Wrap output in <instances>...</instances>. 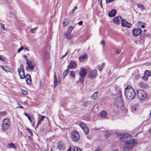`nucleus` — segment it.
Masks as SVG:
<instances>
[{
	"mask_svg": "<svg viewBox=\"0 0 151 151\" xmlns=\"http://www.w3.org/2000/svg\"><path fill=\"white\" fill-rule=\"evenodd\" d=\"M28 138L29 140H30L31 141H32L33 140V139H32V138L30 136H29L28 137Z\"/></svg>",
	"mask_w": 151,
	"mask_h": 151,
	"instance_id": "obj_61",
	"label": "nucleus"
},
{
	"mask_svg": "<svg viewBox=\"0 0 151 151\" xmlns=\"http://www.w3.org/2000/svg\"><path fill=\"white\" fill-rule=\"evenodd\" d=\"M41 121H40V120H39L38 123H37V127H38V125H40V124H41Z\"/></svg>",
	"mask_w": 151,
	"mask_h": 151,
	"instance_id": "obj_60",
	"label": "nucleus"
},
{
	"mask_svg": "<svg viewBox=\"0 0 151 151\" xmlns=\"http://www.w3.org/2000/svg\"><path fill=\"white\" fill-rule=\"evenodd\" d=\"M37 27H35L34 29H31V32L33 33H34V31L36 29Z\"/></svg>",
	"mask_w": 151,
	"mask_h": 151,
	"instance_id": "obj_56",
	"label": "nucleus"
},
{
	"mask_svg": "<svg viewBox=\"0 0 151 151\" xmlns=\"http://www.w3.org/2000/svg\"><path fill=\"white\" fill-rule=\"evenodd\" d=\"M71 138L74 142H77L79 139L80 135L78 132L76 131H73L71 133Z\"/></svg>",
	"mask_w": 151,
	"mask_h": 151,
	"instance_id": "obj_7",
	"label": "nucleus"
},
{
	"mask_svg": "<svg viewBox=\"0 0 151 151\" xmlns=\"http://www.w3.org/2000/svg\"><path fill=\"white\" fill-rule=\"evenodd\" d=\"M134 140L132 138L128 139V140L125 142L124 147V151H129L131 150L134 146Z\"/></svg>",
	"mask_w": 151,
	"mask_h": 151,
	"instance_id": "obj_2",
	"label": "nucleus"
},
{
	"mask_svg": "<svg viewBox=\"0 0 151 151\" xmlns=\"http://www.w3.org/2000/svg\"><path fill=\"white\" fill-rule=\"evenodd\" d=\"M20 68L22 69H22H24V67L23 64H22L20 65Z\"/></svg>",
	"mask_w": 151,
	"mask_h": 151,
	"instance_id": "obj_62",
	"label": "nucleus"
},
{
	"mask_svg": "<svg viewBox=\"0 0 151 151\" xmlns=\"http://www.w3.org/2000/svg\"><path fill=\"white\" fill-rule=\"evenodd\" d=\"M124 93L126 97L129 100L134 99L136 96L134 90L130 85H128L125 88Z\"/></svg>",
	"mask_w": 151,
	"mask_h": 151,
	"instance_id": "obj_1",
	"label": "nucleus"
},
{
	"mask_svg": "<svg viewBox=\"0 0 151 151\" xmlns=\"http://www.w3.org/2000/svg\"><path fill=\"white\" fill-rule=\"evenodd\" d=\"M73 151H81V150L77 147H73Z\"/></svg>",
	"mask_w": 151,
	"mask_h": 151,
	"instance_id": "obj_33",
	"label": "nucleus"
},
{
	"mask_svg": "<svg viewBox=\"0 0 151 151\" xmlns=\"http://www.w3.org/2000/svg\"><path fill=\"white\" fill-rule=\"evenodd\" d=\"M70 68H68V66H67V69H66L65 71L66 72H67V73L68 72L69 70V69Z\"/></svg>",
	"mask_w": 151,
	"mask_h": 151,
	"instance_id": "obj_64",
	"label": "nucleus"
},
{
	"mask_svg": "<svg viewBox=\"0 0 151 151\" xmlns=\"http://www.w3.org/2000/svg\"><path fill=\"white\" fill-rule=\"evenodd\" d=\"M57 147L59 150H62L65 149V145L64 144L63 142L62 141H60L58 142Z\"/></svg>",
	"mask_w": 151,
	"mask_h": 151,
	"instance_id": "obj_12",
	"label": "nucleus"
},
{
	"mask_svg": "<svg viewBox=\"0 0 151 151\" xmlns=\"http://www.w3.org/2000/svg\"><path fill=\"white\" fill-rule=\"evenodd\" d=\"M148 76L144 75V76L142 77V78L143 80L146 81L148 80Z\"/></svg>",
	"mask_w": 151,
	"mask_h": 151,
	"instance_id": "obj_39",
	"label": "nucleus"
},
{
	"mask_svg": "<svg viewBox=\"0 0 151 151\" xmlns=\"http://www.w3.org/2000/svg\"><path fill=\"white\" fill-rule=\"evenodd\" d=\"M121 50L119 49H117L115 51L116 54H119L121 52Z\"/></svg>",
	"mask_w": 151,
	"mask_h": 151,
	"instance_id": "obj_44",
	"label": "nucleus"
},
{
	"mask_svg": "<svg viewBox=\"0 0 151 151\" xmlns=\"http://www.w3.org/2000/svg\"><path fill=\"white\" fill-rule=\"evenodd\" d=\"M10 126L9 120L8 119H5L3 122L2 128L4 131L7 130Z\"/></svg>",
	"mask_w": 151,
	"mask_h": 151,
	"instance_id": "obj_8",
	"label": "nucleus"
},
{
	"mask_svg": "<svg viewBox=\"0 0 151 151\" xmlns=\"http://www.w3.org/2000/svg\"><path fill=\"white\" fill-rule=\"evenodd\" d=\"M137 95L138 97L141 100L145 99L147 97L146 92L142 90H139L137 91Z\"/></svg>",
	"mask_w": 151,
	"mask_h": 151,
	"instance_id": "obj_5",
	"label": "nucleus"
},
{
	"mask_svg": "<svg viewBox=\"0 0 151 151\" xmlns=\"http://www.w3.org/2000/svg\"><path fill=\"white\" fill-rule=\"evenodd\" d=\"M68 50L67 51V52L65 53V54L63 55L61 57V59H63L68 54Z\"/></svg>",
	"mask_w": 151,
	"mask_h": 151,
	"instance_id": "obj_43",
	"label": "nucleus"
},
{
	"mask_svg": "<svg viewBox=\"0 0 151 151\" xmlns=\"http://www.w3.org/2000/svg\"><path fill=\"white\" fill-rule=\"evenodd\" d=\"M98 92L96 91L91 96V98L92 99H95L98 96Z\"/></svg>",
	"mask_w": 151,
	"mask_h": 151,
	"instance_id": "obj_24",
	"label": "nucleus"
},
{
	"mask_svg": "<svg viewBox=\"0 0 151 151\" xmlns=\"http://www.w3.org/2000/svg\"><path fill=\"white\" fill-rule=\"evenodd\" d=\"M76 66V63L74 62H72L68 65V68H69L70 69H73L75 68Z\"/></svg>",
	"mask_w": 151,
	"mask_h": 151,
	"instance_id": "obj_18",
	"label": "nucleus"
},
{
	"mask_svg": "<svg viewBox=\"0 0 151 151\" xmlns=\"http://www.w3.org/2000/svg\"><path fill=\"white\" fill-rule=\"evenodd\" d=\"M67 72H66L65 71H64V72L63 75V78L64 79L65 76H67Z\"/></svg>",
	"mask_w": 151,
	"mask_h": 151,
	"instance_id": "obj_50",
	"label": "nucleus"
},
{
	"mask_svg": "<svg viewBox=\"0 0 151 151\" xmlns=\"http://www.w3.org/2000/svg\"><path fill=\"white\" fill-rule=\"evenodd\" d=\"M1 27H2L3 29L4 30H6V29H5V27H4V24H3V23H1Z\"/></svg>",
	"mask_w": 151,
	"mask_h": 151,
	"instance_id": "obj_53",
	"label": "nucleus"
},
{
	"mask_svg": "<svg viewBox=\"0 0 151 151\" xmlns=\"http://www.w3.org/2000/svg\"><path fill=\"white\" fill-rule=\"evenodd\" d=\"M87 73L86 69L83 67H81L79 73V74L81 77H84Z\"/></svg>",
	"mask_w": 151,
	"mask_h": 151,
	"instance_id": "obj_11",
	"label": "nucleus"
},
{
	"mask_svg": "<svg viewBox=\"0 0 151 151\" xmlns=\"http://www.w3.org/2000/svg\"><path fill=\"white\" fill-rule=\"evenodd\" d=\"M45 117H46V116H44L42 115L41 117L39 120H40V121H43L44 120V118Z\"/></svg>",
	"mask_w": 151,
	"mask_h": 151,
	"instance_id": "obj_48",
	"label": "nucleus"
},
{
	"mask_svg": "<svg viewBox=\"0 0 151 151\" xmlns=\"http://www.w3.org/2000/svg\"><path fill=\"white\" fill-rule=\"evenodd\" d=\"M111 135V134L109 132L106 131L105 132V137L106 138H107L110 137Z\"/></svg>",
	"mask_w": 151,
	"mask_h": 151,
	"instance_id": "obj_30",
	"label": "nucleus"
},
{
	"mask_svg": "<svg viewBox=\"0 0 151 151\" xmlns=\"http://www.w3.org/2000/svg\"><path fill=\"white\" fill-rule=\"evenodd\" d=\"M25 80L26 83L27 84L30 85L31 83V79L30 75L29 74H27L26 76Z\"/></svg>",
	"mask_w": 151,
	"mask_h": 151,
	"instance_id": "obj_15",
	"label": "nucleus"
},
{
	"mask_svg": "<svg viewBox=\"0 0 151 151\" xmlns=\"http://www.w3.org/2000/svg\"><path fill=\"white\" fill-rule=\"evenodd\" d=\"M116 9H113L109 12L108 15L109 17H113L116 15Z\"/></svg>",
	"mask_w": 151,
	"mask_h": 151,
	"instance_id": "obj_16",
	"label": "nucleus"
},
{
	"mask_svg": "<svg viewBox=\"0 0 151 151\" xmlns=\"http://www.w3.org/2000/svg\"><path fill=\"white\" fill-rule=\"evenodd\" d=\"M21 71H22V69L19 68L18 69V72L19 76L20 75V73Z\"/></svg>",
	"mask_w": 151,
	"mask_h": 151,
	"instance_id": "obj_54",
	"label": "nucleus"
},
{
	"mask_svg": "<svg viewBox=\"0 0 151 151\" xmlns=\"http://www.w3.org/2000/svg\"><path fill=\"white\" fill-rule=\"evenodd\" d=\"M117 137L118 138H119L120 141L124 142V141L126 142L129 139H132L133 137L129 134H124L121 133L117 134Z\"/></svg>",
	"mask_w": 151,
	"mask_h": 151,
	"instance_id": "obj_3",
	"label": "nucleus"
},
{
	"mask_svg": "<svg viewBox=\"0 0 151 151\" xmlns=\"http://www.w3.org/2000/svg\"><path fill=\"white\" fill-rule=\"evenodd\" d=\"M70 19L68 18H65L64 20L63 27H65L70 22Z\"/></svg>",
	"mask_w": 151,
	"mask_h": 151,
	"instance_id": "obj_19",
	"label": "nucleus"
},
{
	"mask_svg": "<svg viewBox=\"0 0 151 151\" xmlns=\"http://www.w3.org/2000/svg\"><path fill=\"white\" fill-rule=\"evenodd\" d=\"M97 70L96 69H94L91 70L88 73V77L92 79L95 78L96 76Z\"/></svg>",
	"mask_w": 151,
	"mask_h": 151,
	"instance_id": "obj_9",
	"label": "nucleus"
},
{
	"mask_svg": "<svg viewBox=\"0 0 151 151\" xmlns=\"http://www.w3.org/2000/svg\"><path fill=\"white\" fill-rule=\"evenodd\" d=\"M84 77H81V78H79V80L78 82H79L81 83H83L84 80Z\"/></svg>",
	"mask_w": 151,
	"mask_h": 151,
	"instance_id": "obj_37",
	"label": "nucleus"
},
{
	"mask_svg": "<svg viewBox=\"0 0 151 151\" xmlns=\"http://www.w3.org/2000/svg\"><path fill=\"white\" fill-rule=\"evenodd\" d=\"M73 29V27L70 26L68 30L65 32L64 34V36L65 38L70 40L73 37V36L70 35V34Z\"/></svg>",
	"mask_w": 151,
	"mask_h": 151,
	"instance_id": "obj_6",
	"label": "nucleus"
},
{
	"mask_svg": "<svg viewBox=\"0 0 151 151\" xmlns=\"http://www.w3.org/2000/svg\"><path fill=\"white\" fill-rule=\"evenodd\" d=\"M88 58L87 55V54H84L79 57V59L81 62H83L84 60H87Z\"/></svg>",
	"mask_w": 151,
	"mask_h": 151,
	"instance_id": "obj_17",
	"label": "nucleus"
},
{
	"mask_svg": "<svg viewBox=\"0 0 151 151\" xmlns=\"http://www.w3.org/2000/svg\"><path fill=\"white\" fill-rule=\"evenodd\" d=\"M83 22L82 21H80L78 23V24L80 25H82L83 24Z\"/></svg>",
	"mask_w": 151,
	"mask_h": 151,
	"instance_id": "obj_57",
	"label": "nucleus"
},
{
	"mask_svg": "<svg viewBox=\"0 0 151 151\" xmlns=\"http://www.w3.org/2000/svg\"><path fill=\"white\" fill-rule=\"evenodd\" d=\"M101 116L104 118H105L107 116V112L105 111H103L100 113Z\"/></svg>",
	"mask_w": 151,
	"mask_h": 151,
	"instance_id": "obj_23",
	"label": "nucleus"
},
{
	"mask_svg": "<svg viewBox=\"0 0 151 151\" xmlns=\"http://www.w3.org/2000/svg\"><path fill=\"white\" fill-rule=\"evenodd\" d=\"M7 68V67H4L3 66L2 67V68H3V69L5 71H6V72H7V70H6V69L5 68Z\"/></svg>",
	"mask_w": 151,
	"mask_h": 151,
	"instance_id": "obj_58",
	"label": "nucleus"
},
{
	"mask_svg": "<svg viewBox=\"0 0 151 151\" xmlns=\"http://www.w3.org/2000/svg\"><path fill=\"white\" fill-rule=\"evenodd\" d=\"M139 86L140 87H141L142 88H143L144 87H147L148 86V85L147 84L145 85L144 86H143V84L142 82H140L139 83Z\"/></svg>",
	"mask_w": 151,
	"mask_h": 151,
	"instance_id": "obj_32",
	"label": "nucleus"
},
{
	"mask_svg": "<svg viewBox=\"0 0 151 151\" xmlns=\"http://www.w3.org/2000/svg\"><path fill=\"white\" fill-rule=\"evenodd\" d=\"M122 20V17L120 16H117L114 17L113 19V22L116 24H119L120 22V20Z\"/></svg>",
	"mask_w": 151,
	"mask_h": 151,
	"instance_id": "obj_14",
	"label": "nucleus"
},
{
	"mask_svg": "<svg viewBox=\"0 0 151 151\" xmlns=\"http://www.w3.org/2000/svg\"><path fill=\"white\" fill-rule=\"evenodd\" d=\"M54 88H55L57 86V83L58 82L57 77L56 75L55 74L54 76Z\"/></svg>",
	"mask_w": 151,
	"mask_h": 151,
	"instance_id": "obj_20",
	"label": "nucleus"
},
{
	"mask_svg": "<svg viewBox=\"0 0 151 151\" xmlns=\"http://www.w3.org/2000/svg\"><path fill=\"white\" fill-rule=\"evenodd\" d=\"M131 110L133 112H135L136 110V106H132L131 107Z\"/></svg>",
	"mask_w": 151,
	"mask_h": 151,
	"instance_id": "obj_38",
	"label": "nucleus"
},
{
	"mask_svg": "<svg viewBox=\"0 0 151 151\" xmlns=\"http://www.w3.org/2000/svg\"><path fill=\"white\" fill-rule=\"evenodd\" d=\"M115 1V0H106L107 3H110Z\"/></svg>",
	"mask_w": 151,
	"mask_h": 151,
	"instance_id": "obj_51",
	"label": "nucleus"
},
{
	"mask_svg": "<svg viewBox=\"0 0 151 151\" xmlns=\"http://www.w3.org/2000/svg\"><path fill=\"white\" fill-rule=\"evenodd\" d=\"M24 48V47H23V46L22 45L21 47H20V48H19L18 51H17V52H19L21 50H22Z\"/></svg>",
	"mask_w": 151,
	"mask_h": 151,
	"instance_id": "obj_46",
	"label": "nucleus"
},
{
	"mask_svg": "<svg viewBox=\"0 0 151 151\" xmlns=\"http://www.w3.org/2000/svg\"><path fill=\"white\" fill-rule=\"evenodd\" d=\"M142 30L140 28H135L132 31L133 35L134 36L137 37L141 33Z\"/></svg>",
	"mask_w": 151,
	"mask_h": 151,
	"instance_id": "obj_10",
	"label": "nucleus"
},
{
	"mask_svg": "<svg viewBox=\"0 0 151 151\" xmlns=\"http://www.w3.org/2000/svg\"><path fill=\"white\" fill-rule=\"evenodd\" d=\"M70 75L72 77H74L75 76V73L74 71L72 70L70 72Z\"/></svg>",
	"mask_w": 151,
	"mask_h": 151,
	"instance_id": "obj_35",
	"label": "nucleus"
},
{
	"mask_svg": "<svg viewBox=\"0 0 151 151\" xmlns=\"http://www.w3.org/2000/svg\"><path fill=\"white\" fill-rule=\"evenodd\" d=\"M144 75L149 77L151 76V73L149 70H147L145 71Z\"/></svg>",
	"mask_w": 151,
	"mask_h": 151,
	"instance_id": "obj_27",
	"label": "nucleus"
},
{
	"mask_svg": "<svg viewBox=\"0 0 151 151\" xmlns=\"http://www.w3.org/2000/svg\"><path fill=\"white\" fill-rule=\"evenodd\" d=\"M7 146L9 148H13L15 150H16V149L15 145L13 143L8 144H7Z\"/></svg>",
	"mask_w": 151,
	"mask_h": 151,
	"instance_id": "obj_22",
	"label": "nucleus"
},
{
	"mask_svg": "<svg viewBox=\"0 0 151 151\" xmlns=\"http://www.w3.org/2000/svg\"><path fill=\"white\" fill-rule=\"evenodd\" d=\"M6 114V112L4 111L1 112V115L2 116H4Z\"/></svg>",
	"mask_w": 151,
	"mask_h": 151,
	"instance_id": "obj_59",
	"label": "nucleus"
},
{
	"mask_svg": "<svg viewBox=\"0 0 151 151\" xmlns=\"http://www.w3.org/2000/svg\"><path fill=\"white\" fill-rule=\"evenodd\" d=\"M21 92L24 95L27 94V91L26 90H22Z\"/></svg>",
	"mask_w": 151,
	"mask_h": 151,
	"instance_id": "obj_41",
	"label": "nucleus"
},
{
	"mask_svg": "<svg viewBox=\"0 0 151 151\" xmlns=\"http://www.w3.org/2000/svg\"><path fill=\"white\" fill-rule=\"evenodd\" d=\"M100 44L102 45L103 47H104L105 45V41L104 40H102L100 42Z\"/></svg>",
	"mask_w": 151,
	"mask_h": 151,
	"instance_id": "obj_49",
	"label": "nucleus"
},
{
	"mask_svg": "<svg viewBox=\"0 0 151 151\" xmlns=\"http://www.w3.org/2000/svg\"><path fill=\"white\" fill-rule=\"evenodd\" d=\"M0 60L2 61H4V58L1 55H0Z\"/></svg>",
	"mask_w": 151,
	"mask_h": 151,
	"instance_id": "obj_55",
	"label": "nucleus"
},
{
	"mask_svg": "<svg viewBox=\"0 0 151 151\" xmlns=\"http://www.w3.org/2000/svg\"><path fill=\"white\" fill-rule=\"evenodd\" d=\"M118 95L119 96V97H121L122 98V93L121 91H118Z\"/></svg>",
	"mask_w": 151,
	"mask_h": 151,
	"instance_id": "obj_47",
	"label": "nucleus"
},
{
	"mask_svg": "<svg viewBox=\"0 0 151 151\" xmlns=\"http://www.w3.org/2000/svg\"><path fill=\"white\" fill-rule=\"evenodd\" d=\"M137 6V7L139 8L142 11H143L145 10V9L144 8V6L141 4H138Z\"/></svg>",
	"mask_w": 151,
	"mask_h": 151,
	"instance_id": "obj_25",
	"label": "nucleus"
},
{
	"mask_svg": "<svg viewBox=\"0 0 151 151\" xmlns=\"http://www.w3.org/2000/svg\"><path fill=\"white\" fill-rule=\"evenodd\" d=\"M77 9V7L75 6L72 11V12L73 14L74 13V11Z\"/></svg>",
	"mask_w": 151,
	"mask_h": 151,
	"instance_id": "obj_52",
	"label": "nucleus"
},
{
	"mask_svg": "<svg viewBox=\"0 0 151 151\" xmlns=\"http://www.w3.org/2000/svg\"><path fill=\"white\" fill-rule=\"evenodd\" d=\"M83 130L86 134H88L89 133V129L87 127H85V128H83Z\"/></svg>",
	"mask_w": 151,
	"mask_h": 151,
	"instance_id": "obj_26",
	"label": "nucleus"
},
{
	"mask_svg": "<svg viewBox=\"0 0 151 151\" xmlns=\"http://www.w3.org/2000/svg\"><path fill=\"white\" fill-rule=\"evenodd\" d=\"M145 38L144 35L143 34H141L139 36V39L140 40H143Z\"/></svg>",
	"mask_w": 151,
	"mask_h": 151,
	"instance_id": "obj_42",
	"label": "nucleus"
},
{
	"mask_svg": "<svg viewBox=\"0 0 151 151\" xmlns=\"http://www.w3.org/2000/svg\"><path fill=\"white\" fill-rule=\"evenodd\" d=\"M24 114L25 116L27 117L28 119L30 121V122H32V119L30 117V116L28 114H27L24 113Z\"/></svg>",
	"mask_w": 151,
	"mask_h": 151,
	"instance_id": "obj_36",
	"label": "nucleus"
},
{
	"mask_svg": "<svg viewBox=\"0 0 151 151\" xmlns=\"http://www.w3.org/2000/svg\"><path fill=\"white\" fill-rule=\"evenodd\" d=\"M92 101H86L84 103V105L85 107H87L89 105L91 104Z\"/></svg>",
	"mask_w": 151,
	"mask_h": 151,
	"instance_id": "obj_29",
	"label": "nucleus"
},
{
	"mask_svg": "<svg viewBox=\"0 0 151 151\" xmlns=\"http://www.w3.org/2000/svg\"><path fill=\"white\" fill-rule=\"evenodd\" d=\"M35 66V64L32 63L31 64H29V66H27V67H26V70H27L28 68L30 70H32L34 69Z\"/></svg>",
	"mask_w": 151,
	"mask_h": 151,
	"instance_id": "obj_21",
	"label": "nucleus"
},
{
	"mask_svg": "<svg viewBox=\"0 0 151 151\" xmlns=\"http://www.w3.org/2000/svg\"><path fill=\"white\" fill-rule=\"evenodd\" d=\"M104 68V67L102 65H101L100 67V70H102Z\"/></svg>",
	"mask_w": 151,
	"mask_h": 151,
	"instance_id": "obj_63",
	"label": "nucleus"
},
{
	"mask_svg": "<svg viewBox=\"0 0 151 151\" xmlns=\"http://www.w3.org/2000/svg\"><path fill=\"white\" fill-rule=\"evenodd\" d=\"M26 130L30 134L31 136H33V133L31 129L28 128H27L26 129Z\"/></svg>",
	"mask_w": 151,
	"mask_h": 151,
	"instance_id": "obj_34",
	"label": "nucleus"
},
{
	"mask_svg": "<svg viewBox=\"0 0 151 151\" xmlns=\"http://www.w3.org/2000/svg\"><path fill=\"white\" fill-rule=\"evenodd\" d=\"M122 24L123 26L128 28L131 27L132 25L131 23L128 22L124 19L122 20Z\"/></svg>",
	"mask_w": 151,
	"mask_h": 151,
	"instance_id": "obj_13",
	"label": "nucleus"
},
{
	"mask_svg": "<svg viewBox=\"0 0 151 151\" xmlns=\"http://www.w3.org/2000/svg\"><path fill=\"white\" fill-rule=\"evenodd\" d=\"M114 105L117 108H121L124 106V103L121 97H117L114 102Z\"/></svg>",
	"mask_w": 151,
	"mask_h": 151,
	"instance_id": "obj_4",
	"label": "nucleus"
},
{
	"mask_svg": "<svg viewBox=\"0 0 151 151\" xmlns=\"http://www.w3.org/2000/svg\"><path fill=\"white\" fill-rule=\"evenodd\" d=\"M26 64L27 65V66H29V64H31V63L32 62V61H29V60L28 59H26Z\"/></svg>",
	"mask_w": 151,
	"mask_h": 151,
	"instance_id": "obj_40",
	"label": "nucleus"
},
{
	"mask_svg": "<svg viewBox=\"0 0 151 151\" xmlns=\"http://www.w3.org/2000/svg\"><path fill=\"white\" fill-rule=\"evenodd\" d=\"M17 104L18 105V107H17V108H23V107L22 106L19 104V103L18 102L17 103Z\"/></svg>",
	"mask_w": 151,
	"mask_h": 151,
	"instance_id": "obj_45",
	"label": "nucleus"
},
{
	"mask_svg": "<svg viewBox=\"0 0 151 151\" xmlns=\"http://www.w3.org/2000/svg\"><path fill=\"white\" fill-rule=\"evenodd\" d=\"M79 126L83 129V128H85L86 126L85 124L83 122H81L79 124Z\"/></svg>",
	"mask_w": 151,
	"mask_h": 151,
	"instance_id": "obj_31",
	"label": "nucleus"
},
{
	"mask_svg": "<svg viewBox=\"0 0 151 151\" xmlns=\"http://www.w3.org/2000/svg\"><path fill=\"white\" fill-rule=\"evenodd\" d=\"M22 76H21L20 74V75H19L20 78L21 79H24L25 77V72L24 69H22Z\"/></svg>",
	"mask_w": 151,
	"mask_h": 151,
	"instance_id": "obj_28",
	"label": "nucleus"
}]
</instances>
